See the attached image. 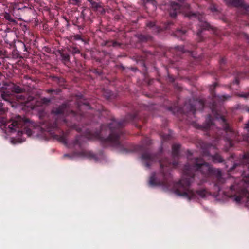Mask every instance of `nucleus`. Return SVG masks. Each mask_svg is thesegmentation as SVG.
<instances>
[{"label": "nucleus", "mask_w": 249, "mask_h": 249, "mask_svg": "<svg viewBox=\"0 0 249 249\" xmlns=\"http://www.w3.org/2000/svg\"><path fill=\"white\" fill-rule=\"evenodd\" d=\"M3 17L5 19L10 22H15L14 19H13L11 15H10L8 13H4Z\"/></svg>", "instance_id": "7"}, {"label": "nucleus", "mask_w": 249, "mask_h": 249, "mask_svg": "<svg viewBox=\"0 0 249 249\" xmlns=\"http://www.w3.org/2000/svg\"><path fill=\"white\" fill-rule=\"evenodd\" d=\"M88 1L89 2V3L90 4V5L92 6V7L93 8H95L97 9L100 7V5L98 3L96 2L95 1H94L92 0H88Z\"/></svg>", "instance_id": "8"}, {"label": "nucleus", "mask_w": 249, "mask_h": 249, "mask_svg": "<svg viewBox=\"0 0 249 249\" xmlns=\"http://www.w3.org/2000/svg\"><path fill=\"white\" fill-rule=\"evenodd\" d=\"M24 141H25L24 139H20V140L18 139V142H24Z\"/></svg>", "instance_id": "17"}, {"label": "nucleus", "mask_w": 249, "mask_h": 249, "mask_svg": "<svg viewBox=\"0 0 249 249\" xmlns=\"http://www.w3.org/2000/svg\"><path fill=\"white\" fill-rule=\"evenodd\" d=\"M154 178L153 177H151L150 178V180H149V183L150 185H155V183H154Z\"/></svg>", "instance_id": "15"}, {"label": "nucleus", "mask_w": 249, "mask_h": 249, "mask_svg": "<svg viewBox=\"0 0 249 249\" xmlns=\"http://www.w3.org/2000/svg\"><path fill=\"white\" fill-rule=\"evenodd\" d=\"M22 133H23V132H18V136H20V134H22Z\"/></svg>", "instance_id": "22"}, {"label": "nucleus", "mask_w": 249, "mask_h": 249, "mask_svg": "<svg viewBox=\"0 0 249 249\" xmlns=\"http://www.w3.org/2000/svg\"><path fill=\"white\" fill-rule=\"evenodd\" d=\"M196 167L197 168V169H201V168H206V169L208 171H210L211 170V168L210 167H209V166L206 163H202V164H198L197 163L196 165Z\"/></svg>", "instance_id": "5"}, {"label": "nucleus", "mask_w": 249, "mask_h": 249, "mask_svg": "<svg viewBox=\"0 0 249 249\" xmlns=\"http://www.w3.org/2000/svg\"><path fill=\"white\" fill-rule=\"evenodd\" d=\"M17 121L13 122L11 124L9 125V128L12 130H15L16 127H19L21 125V119L20 117H18Z\"/></svg>", "instance_id": "3"}, {"label": "nucleus", "mask_w": 249, "mask_h": 249, "mask_svg": "<svg viewBox=\"0 0 249 249\" xmlns=\"http://www.w3.org/2000/svg\"><path fill=\"white\" fill-rule=\"evenodd\" d=\"M145 165H146V166H147V167H148V166H149V165H148L147 163H145Z\"/></svg>", "instance_id": "23"}, {"label": "nucleus", "mask_w": 249, "mask_h": 249, "mask_svg": "<svg viewBox=\"0 0 249 249\" xmlns=\"http://www.w3.org/2000/svg\"><path fill=\"white\" fill-rule=\"evenodd\" d=\"M155 24L153 22H150L147 23V30H155Z\"/></svg>", "instance_id": "9"}, {"label": "nucleus", "mask_w": 249, "mask_h": 249, "mask_svg": "<svg viewBox=\"0 0 249 249\" xmlns=\"http://www.w3.org/2000/svg\"><path fill=\"white\" fill-rule=\"evenodd\" d=\"M245 195L248 197L249 195V193L248 192H245Z\"/></svg>", "instance_id": "21"}, {"label": "nucleus", "mask_w": 249, "mask_h": 249, "mask_svg": "<svg viewBox=\"0 0 249 249\" xmlns=\"http://www.w3.org/2000/svg\"><path fill=\"white\" fill-rule=\"evenodd\" d=\"M243 175L245 177H249V168L248 170L243 172Z\"/></svg>", "instance_id": "13"}, {"label": "nucleus", "mask_w": 249, "mask_h": 249, "mask_svg": "<svg viewBox=\"0 0 249 249\" xmlns=\"http://www.w3.org/2000/svg\"><path fill=\"white\" fill-rule=\"evenodd\" d=\"M221 120H222L223 122H225V120H224L223 119H221Z\"/></svg>", "instance_id": "24"}, {"label": "nucleus", "mask_w": 249, "mask_h": 249, "mask_svg": "<svg viewBox=\"0 0 249 249\" xmlns=\"http://www.w3.org/2000/svg\"><path fill=\"white\" fill-rule=\"evenodd\" d=\"M142 160H149V161H151L152 160V156L149 154V153H144L142 155Z\"/></svg>", "instance_id": "6"}, {"label": "nucleus", "mask_w": 249, "mask_h": 249, "mask_svg": "<svg viewBox=\"0 0 249 249\" xmlns=\"http://www.w3.org/2000/svg\"><path fill=\"white\" fill-rule=\"evenodd\" d=\"M53 112H54L55 114H59V113H61V112H60V111H53Z\"/></svg>", "instance_id": "20"}, {"label": "nucleus", "mask_w": 249, "mask_h": 249, "mask_svg": "<svg viewBox=\"0 0 249 249\" xmlns=\"http://www.w3.org/2000/svg\"><path fill=\"white\" fill-rule=\"evenodd\" d=\"M25 133L28 136H30L32 135L31 130L28 129L26 130Z\"/></svg>", "instance_id": "16"}, {"label": "nucleus", "mask_w": 249, "mask_h": 249, "mask_svg": "<svg viewBox=\"0 0 249 249\" xmlns=\"http://www.w3.org/2000/svg\"><path fill=\"white\" fill-rule=\"evenodd\" d=\"M246 128L247 129L249 128V123L246 124Z\"/></svg>", "instance_id": "18"}, {"label": "nucleus", "mask_w": 249, "mask_h": 249, "mask_svg": "<svg viewBox=\"0 0 249 249\" xmlns=\"http://www.w3.org/2000/svg\"><path fill=\"white\" fill-rule=\"evenodd\" d=\"M2 104L0 103V115L2 114L5 112V109L2 107Z\"/></svg>", "instance_id": "12"}, {"label": "nucleus", "mask_w": 249, "mask_h": 249, "mask_svg": "<svg viewBox=\"0 0 249 249\" xmlns=\"http://www.w3.org/2000/svg\"><path fill=\"white\" fill-rule=\"evenodd\" d=\"M176 194L178 196H182L188 198L189 199H194L196 197V195L199 196L201 197H204L205 196V191H197L196 193L194 192L192 190L188 189L182 194L176 192Z\"/></svg>", "instance_id": "1"}, {"label": "nucleus", "mask_w": 249, "mask_h": 249, "mask_svg": "<svg viewBox=\"0 0 249 249\" xmlns=\"http://www.w3.org/2000/svg\"><path fill=\"white\" fill-rule=\"evenodd\" d=\"M180 9V6L177 3H173L170 6V14L172 17H175Z\"/></svg>", "instance_id": "2"}, {"label": "nucleus", "mask_w": 249, "mask_h": 249, "mask_svg": "<svg viewBox=\"0 0 249 249\" xmlns=\"http://www.w3.org/2000/svg\"><path fill=\"white\" fill-rule=\"evenodd\" d=\"M70 51H71L73 53H79V50L77 49V48H73L72 50H70Z\"/></svg>", "instance_id": "14"}, {"label": "nucleus", "mask_w": 249, "mask_h": 249, "mask_svg": "<svg viewBox=\"0 0 249 249\" xmlns=\"http://www.w3.org/2000/svg\"><path fill=\"white\" fill-rule=\"evenodd\" d=\"M202 30H213L214 29L213 27H212L208 23L206 22L202 23Z\"/></svg>", "instance_id": "4"}, {"label": "nucleus", "mask_w": 249, "mask_h": 249, "mask_svg": "<svg viewBox=\"0 0 249 249\" xmlns=\"http://www.w3.org/2000/svg\"><path fill=\"white\" fill-rule=\"evenodd\" d=\"M74 1H75V2L77 3V0H74Z\"/></svg>", "instance_id": "25"}, {"label": "nucleus", "mask_w": 249, "mask_h": 249, "mask_svg": "<svg viewBox=\"0 0 249 249\" xmlns=\"http://www.w3.org/2000/svg\"><path fill=\"white\" fill-rule=\"evenodd\" d=\"M242 198L241 196H236L234 198V200L237 203H240L242 200Z\"/></svg>", "instance_id": "11"}, {"label": "nucleus", "mask_w": 249, "mask_h": 249, "mask_svg": "<svg viewBox=\"0 0 249 249\" xmlns=\"http://www.w3.org/2000/svg\"><path fill=\"white\" fill-rule=\"evenodd\" d=\"M179 184H181V185H182L183 186H184V183L183 182V180H181L180 182H179Z\"/></svg>", "instance_id": "19"}, {"label": "nucleus", "mask_w": 249, "mask_h": 249, "mask_svg": "<svg viewBox=\"0 0 249 249\" xmlns=\"http://www.w3.org/2000/svg\"><path fill=\"white\" fill-rule=\"evenodd\" d=\"M213 160L215 162H221L222 161V159L221 157L219 155H215L213 157Z\"/></svg>", "instance_id": "10"}]
</instances>
